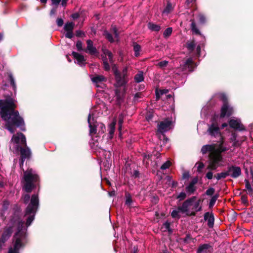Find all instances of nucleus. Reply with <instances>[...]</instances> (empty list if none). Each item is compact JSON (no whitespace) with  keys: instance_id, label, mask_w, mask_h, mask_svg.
<instances>
[{"instance_id":"nucleus-1","label":"nucleus","mask_w":253,"mask_h":253,"mask_svg":"<svg viewBox=\"0 0 253 253\" xmlns=\"http://www.w3.org/2000/svg\"><path fill=\"white\" fill-rule=\"evenodd\" d=\"M17 101L10 96L4 99H0V115L5 122V127L11 133H14L16 128L25 131L23 118L20 115L17 108Z\"/></svg>"},{"instance_id":"nucleus-2","label":"nucleus","mask_w":253,"mask_h":253,"mask_svg":"<svg viewBox=\"0 0 253 253\" xmlns=\"http://www.w3.org/2000/svg\"><path fill=\"white\" fill-rule=\"evenodd\" d=\"M13 213L11 216L10 222L12 225H17V231L12 238V246L10 247L13 249L20 250L24 249L28 242L27 234L26 231L23 230L24 222L21 217V210L17 204L14 205L13 208Z\"/></svg>"},{"instance_id":"nucleus-3","label":"nucleus","mask_w":253,"mask_h":253,"mask_svg":"<svg viewBox=\"0 0 253 253\" xmlns=\"http://www.w3.org/2000/svg\"><path fill=\"white\" fill-rule=\"evenodd\" d=\"M23 174L21 179L22 190L28 193H31L33 190L40 187L41 178L39 175L32 168L25 170L23 169Z\"/></svg>"},{"instance_id":"nucleus-4","label":"nucleus","mask_w":253,"mask_h":253,"mask_svg":"<svg viewBox=\"0 0 253 253\" xmlns=\"http://www.w3.org/2000/svg\"><path fill=\"white\" fill-rule=\"evenodd\" d=\"M11 141L16 144V150L20 152L21 159L27 160L31 159L32 152L27 146L26 137L23 133L17 132L16 134H14Z\"/></svg>"},{"instance_id":"nucleus-5","label":"nucleus","mask_w":253,"mask_h":253,"mask_svg":"<svg viewBox=\"0 0 253 253\" xmlns=\"http://www.w3.org/2000/svg\"><path fill=\"white\" fill-rule=\"evenodd\" d=\"M39 206V200L38 195L33 194L31 196V202L25 210V216L28 215L26 219V225L29 226L35 219V214Z\"/></svg>"},{"instance_id":"nucleus-6","label":"nucleus","mask_w":253,"mask_h":253,"mask_svg":"<svg viewBox=\"0 0 253 253\" xmlns=\"http://www.w3.org/2000/svg\"><path fill=\"white\" fill-rule=\"evenodd\" d=\"M115 84L114 85L117 87L126 86L128 82L127 75V67H124L122 72L114 76Z\"/></svg>"},{"instance_id":"nucleus-7","label":"nucleus","mask_w":253,"mask_h":253,"mask_svg":"<svg viewBox=\"0 0 253 253\" xmlns=\"http://www.w3.org/2000/svg\"><path fill=\"white\" fill-rule=\"evenodd\" d=\"M13 226H5L1 231L0 235V251L2 250V248L5 246V243L11 237L13 232Z\"/></svg>"},{"instance_id":"nucleus-8","label":"nucleus","mask_w":253,"mask_h":253,"mask_svg":"<svg viewBox=\"0 0 253 253\" xmlns=\"http://www.w3.org/2000/svg\"><path fill=\"white\" fill-rule=\"evenodd\" d=\"M172 125V121L169 118L165 119L164 121H161L158 124V130L157 133L158 134L159 133L162 134L164 137L165 138L166 140H167L168 139L166 137L164 133L171 128Z\"/></svg>"},{"instance_id":"nucleus-9","label":"nucleus","mask_w":253,"mask_h":253,"mask_svg":"<svg viewBox=\"0 0 253 253\" xmlns=\"http://www.w3.org/2000/svg\"><path fill=\"white\" fill-rule=\"evenodd\" d=\"M211 124L208 125L207 133L211 137H217L221 134L217 120L214 118L211 119Z\"/></svg>"},{"instance_id":"nucleus-10","label":"nucleus","mask_w":253,"mask_h":253,"mask_svg":"<svg viewBox=\"0 0 253 253\" xmlns=\"http://www.w3.org/2000/svg\"><path fill=\"white\" fill-rule=\"evenodd\" d=\"M92 114H89L87 118V123L89 127V135L92 136L97 133V126H98V123L93 117Z\"/></svg>"},{"instance_id":"nucleus-11","label":"nucleus","mask_w":253,"mask_h":253,"mask_svg":"<svg viewBox=\"0 0 253 253\" xmlns=\"http://www.w3.org/2000/svg\"><path fill=\"white\" fill-rule=\"evenodd\" d=\"M195 67L194 62L191 58L187 59L180 65L181 69L183 72H192Z\"/></svg>"},{"instance_id":"nucleus-12","label":"nucleus","mask_w":253,"mask_h":253,"mask_svg":"<svg viewBox=\"0 0 253 253\" xmlns=\"http://www.w3.org/2000/svg\"><path fill=\"white\" fill-rule=\"evenodd\" d=\"M229 174L233 178L239 177L242 174V170L240 167L235 166L228 167L227 170Z\"/></svg>"},{"instance_id":"nucleus-13","label":"nucleus","mask_w":253,"mask_h":253,"mask_svg":"<svg viewBox=\"0 0 253 253\" xmlns=\"http://www.w3.org/2000/svg\"><path fill=\"white\" fill-rule=\"evenodd\" d=\"M233 113V109L229 104H223L221 108L220 117L223 118L225 116L228 117L231 116Z\"/></svg>"},{"instance_id":"nucleus-14","label":"nucleus","mask_w":253,"mask_h":253,"mask_svg":"<svg viewBox=\"0 0 253 253\" xmlns=\"http://www.w3.org/2000/svg\"><path fill=\"white\" fill-rule=\"evenodd\" d=\"M196 196H193L190 198L186 200L183 203L181 206H179L177 208L178 211L185 213L188 211V208L192 205V203L194 202L196 199Z\"/></svg>"},{"instance_id":"nucleus-15","label":"nucleus","mask_w":253,"mask_h":253,"mask_svg":"<svg viewBox=\"0 0 253 253\" xmlns=\"http://www.w3.org/2000/svg\"><path fill=\"white\" fill-rule=\"evenodd\" d=\"M213 247L210 244H200L196 250V253H212Z\"/></svg>"},{"instance_id":"nucleus-16","label":"nucleus","mask_w":253,"mask_h":253,"mask_svg":"<svg viewBox=\"0 0 253 253\" xmlns=\"http://www.w3.org/2000/svg\"><path fill=\"white\" fill-rule=\"evenodd\" d=\"M214 150L212 153L209 154L210 155H211L213 157H219V159L222 160V156L221 155V153L222 152H226L228 150V149L226 147H224L223 146L219 145H218V147L216 148V146L217 144H214Z\"/></svg>"},{"instance_id":"nucleus-17","label":"nucleus","mask_w":253,"mask_h":253,"mask_svg":"<svg viewBox=\"0 0 253 253\" xmlns=\"http://www.w3.org/2000/svg\"><path fill=\"white\" fill-rule=\"evenodd\" d=\"M209 157L211 162L208 166L207 169L211 170H215L217 168V164L222 160L219 159V157H215L210 154Z\"/></svg>"},{"instance_id":"nucleus-18","label":"nucleus","mask_w":253,"mask_h":253,"mask_svg":"<svg viewBox=\"0 0 253 253\" xmlns=\"http://www.w3.org/2000/svg\"><path fill=\"white\" fill-rule=\"evenodd\" d=\"M204 219L208 220V226L210 228H212L214 223V217L212 212H206L204 215Z\"/></svg>"},{"instance_id":"nucleus-19","label":"nucleus","mask_w":253,"mask_h":253,"mask_svg":"<svg viewBox=\"0 0 253 253\" xmlns=\"http://www.w3.org/2000/svg\"><path fill=\"white\" fill-rule=\"evenodd\" d=\"M229 125L231 128L237 129L240 131L245 130V127L244 126L241 124L237 120L231 119L229 121Z\"/></svg>"},{"instance_id":"nucleus-20","label":"nucleus","mask_w":253,"mask_h":253,"mask_svg":"<svg viewBox=\"0 0 253 253\" xmlns=\"http://www.w3.org/2000/svg\"><path fill=\"white\" fill-rule=\"evenodd\" d=\"M115 94L117 101L119 103H121L124 100L126 94V89L124 88L123 92H121L120 89L117 88L115 90Z\"/></svg>"},{"instance_id":"nucleus-21","label":"nucleus","mask_w":253,"mask_h":253,"mask_svg":"<svg viewBox=\"0 0 253 253\" xmlns=\"http://www.w3.org/2000/svg\"><path fill=\"white\" fill-rule=\"evenodd\" d=\"M72 54L77 60L78 64L81 66L85 65V59L83 55L75 51H73Z\"/></svg>"},{"instance_id":"nucleus-22","label":"nucleus","mask_w":253,"mask_h":253,"mask_svg":"<svg viewBox=\"0 0 253 253\" xmlns=\"http://www.w3.org/2000/svg\"><path fill=\"white\" fill-rule=\"evenodd\" d=\"M214 150V145H204L201 148V152L203 154H206L208 152H210V154L212 153Z\"/></svg>"},{"instance_id":"nucleus-23","label":"nucleus","mask_w":253,"mask_h":253,"mask_svg":"<svg viewBox=\"0 0 253 253\" xmlns=\"http://www.w3.org/2000/svg\"><path fill=\"white\" fill-rule=\"evenodd\" d=\"M87 43V50L89 51V53L91 54H94L97 53L96 48L93 46V42L90 40H88L86 41Z\"/></svg>"},{"instance_id":"nucleus-24","label":"nucleus","mask_w":253,"mask_h":253,"mask_svg":"<svg viewBox=\"0 0 253 253\" xmlns=\"http://www.w3.org/2000/svg\"><path fill=\"white\" fill-rule=\"evenodd\" d=\"M185 47L190 53L192 52L196 47L195 41L194 39L192 41H188L185 44Z\"/></svg>"},{"instance_id":"nucleus-25","label":"nucleus","mask_w":253,"mask_h":253,"mask_svg":"<svg viewBox=\"0 0 253 253\" xmlns=\"http://www.w3.org/2000/svg\"><path fill=\"white\" fill-rule=\"evenodd\" d=\"M190 22H191L190 28L192 33L195 34L196 35H201V33L200 30L196 27V24L194 19H191L190 20Z\"/></svg>"},{"instance_id":"nucleus-26","label":"nucleus","mask_w":253,"mask_h":253,"mask_svg":"<svg viewBox=\"0 0 253 253\" xmlns=\"http://www.w3.org/2000/svg\"><path fill=\"white\" fill-rule=\"evenodd\" d=\"M8 75V81L9 82L10 85L12 86L13 90L16 91V84L15 82L14 77L11 73H7Z\"/></svg>"},{"instance_id":"nucleus-27","label":"nucleus","mask_w":253,"mask_h":253,"mask_svg":"<svg viewBox=\"0 0 253 253\" xmlns=\"http://www.w3.org/2000/svg\"><path fill=\"white\" fill-rule=\"evenodd\" d=\"M92 81L93 83L97 84L105 82L106 81V79L102 75H97L92 79Z\"/></svg>"},{"instance_id":"nucleus-28","label":"nucleus","mask_w":253,"mask_h":253,"mask_svg":"<svg viewBox=\"0 0 253 253\" xmlns=\"http://www.w3.org/2000/svg\"><path fill=\"white\" fill-rule=\"evenodd\" d=\"M116 124V121H113L109 126V134L110 138H112L114 135L115 130Z\"/></svg>"},{"instance_id":"nucleus-29","label":"nucleus","mask_w":253,"mask_h":253,"mask_svg":"<svg viewBox=\"0 0 253 253\" xmlns=\"http://www.w3.org/2000/svg\"><path fill=\"white\" fill-rule=\"evenodd\" d=\"M247 137L245 136H243L240 138L237 139L235 143H233L232 146L235 147H240L242 144L246 140Z\"/></svg>"},{"instance_id":"nucleus-30","label":"nucleus","mask_w":253,"mask_h":253,"mask_svg":"<svg viewBox=\"0 0 253 253\" xmlns=\"http://www.w3.org/2000/svg\"><path fill=\"white\" fill-rule=\"evenodd\" d=\"M103 62V68L106 71H109L110 70V66L108 62L107 58L105 56L102 57Z\"/></svg>"},{"instance_id":"nucleus-31","label":"nucleus","mask_w":253,"mask_h":253,"mask_svg":"<svg viewBox=\"0 0 253 253\" xmlns=\"http://www.w3.org/2000/svg\"><path fill=\"white\" fill-rule=\"evenodd\" d=\"M103 52L105 55H107L108 56V59L110 64L114 63L113 53L108 49H104L103 50Z\"/></svg>"},{"instance_id":"nucleus-32","label":"nucleus","mask_w":253,"mask_h":253,"mask_svg":"<svg viewBox=\"0 0 253 253\" xmlns=\"http://www.w3.org/2000/svg\"><path fill=\"white\" fill-rule=\"evenodd\" d=\"M185 190L189 195L193 194L196 190V187L189 184L188 185L186 186Z\"/></svg>"},{"instance_id":"nucleus-33","label":"nucleus","mask_w":253,"mask_h":253,"mask_svg":"<svg viewBox=\"0 0 253 253\" xmlns=\"http://www.w3.org/2000/svg\"><path fill=\"white\" fill-rule=\"evenodd\" d=\"M133 46L135 56L136 57H138L140 55L141 46L136 42H133Z\"/></svg>"},{"instance_id":"nucleus-34","label":"nucleus","mask_w":253,"mask_h":253,"mask_svg":"<svg viewBox=\"0 0 253 253\" xmlns=\"http://www.w3.org/2000/svg\"><path fill=\"white\" fill-rule=\"evenodd\" d=\"M148 28L152 31L155 32H158L161 30L160 25L151 22L148 23Z\"/></svg>"},{"instance_id":"nucleus-35","label":"nucleus","mask_w":253,"mask_h":253,"mask_svg":"<svg viewBox=\"0 0 253 253\" xmlns=\"http://www.w3.org/2000/svg\"><path fill=\"white\" fill-rule=\"evenodd\" d=\"M228 176H229V174L226 170L224 172L217 173L214 175V177L216 178L217 180H219L222 178H225Z\"/></svg>"},{"instance_id":"nucleus-36","label":"nucleus","mask_w":253,"mask_h":253,"mask_svg":"<svg viewBox=\"0 0 253 253\" xmlns=\"http://www.w3.org/2000/svg\"><path fill=\"white\" fill-rule=\"evenodd\" d=\"M218 97L219 100L223 102V104H229L228 98L224 93H220L218 94Z\"/></svg>"},{"instance_id":"nucleus-37","label":"nucleus","mask_w":253,"mask_h":253,"mask_svg":"<svg viewBox=\"0 0 253 253\" xmlns=\"http://www.w3.org/2000/svg\"><path fill=\"white\" fill-rule=\"evenodd\" d=\"M103 35L105 37V39L111 43H112L114 42V40L113 38L112 35L110 33H109L107 31L105 30L103 32Z\"/></svg>"},{"instance_id":"nucleus-38","label":"nucleus","mask_w":253,"mask_h":253,"mask_svg":"<svg viewBox=\"0 0 253 253\" xmlns=\"http://www.w3.org/2000/svg\"><path fill=\"white\" fill-rule=\"evenodd\" d=\"M218 197V194H215L211 197L209 204V209H212L213 208Z\"/></svg>"},{"instance_id":"nucleus-39","label":"nucleus","mask_w":253,"mask_h":253,"mask_svg":"<svg viewBox=\"0 0 253 253\" xmlns=\"http://www.w3.org/2000/svg\"><path fill=\"white\" fill-rule=\"evenodd\" d=\"M75 24L72 22H67L64 26V30L66 31H73L74 28Z\"/></svg>"},{"instance_id":"nucleus-40","label":"nucleus","mask_w":253,"mask_h":253,"mask_svg":"<svg viewBox=\"0 0 253 253\" xmlns=\"http://www.w3.org/2000/svg\"><path fill=\"white\" fill-rule=\"evenodd\" d=\"M143 94L142 92H138L136 93L134 95V97L133 99V102L134 103L139 102L140 100H139L140 98H142L143 97Z\"/></svg>"},{"instance_id":"nucleus-41","label":"nucleus","mask_w":253,"mask_h":253,"mask_svg":"<svg viewBox=\"0 0 253 253\" xmlns=\"http://www.w3.org/2000/svg\"><path fill=\"white\" fill-rule=\"evenodd\" d=\"M31 198L30 199V195L29 193H27V194H25L22 195L21 200L23 202V203L27 205L28 204L29 201H31Z\"/></svg>"},{"instance_id":"nucleus-42","label":"nucleus","mask_w":253,"mask_h":253,"mask_svg":"<svg viewBox=\"0 0 253 253\" xmlns=\"http://www.w3.org/2000/svg\"><path fill=\"white\" fill-rule=\"evenodd\" d=\"M134 80L136 83H140L144 80L143 73L142 72H140L136 74L134 76Z\"/></svg>"},{"instance_id":"nucleus-43","label":"nucleus","mask_w":253,"mask_h":253,"mask_svg":"<svg viewBox=\"0 0 253 253\" xmlns=\"http://www.w3.org/2000/svg\"><path fill=\"white\" fill-rule=\"evenodd\" d=\"M126 200L125 204L128 206H130L132 203V200L130 194L128 193L126 194Z\"/></svg>"},{"instance_id":"nucleus-44","label":"nucleus","mask_w":253,"mask_h":253,"mask_svg":"<svg viewBox=\"0 0 253 253\" xmlns=\"http://www.w3.org/2000/svg\"><path fill=\"white\" fill-rule=\"evenodd\" d=\"M202 202L201 199H199L195 204L193 207V209L195 210L196 211H201L202 207H200V204Z\"/></svg>"},{"instance_id":"nucleus-45","label":"nucleus","mask_w":253,"mask_h":253,"mask_svg":"<svg viewBox=\"0 0 253 253\" xmlns=\"http://www.w3.org/2000/svg\"><path fill=\"white\" fill-rule=\"evenodd\" d=\"M172 32V28L169 27V28H167L164 32V34H163L164 37L165 38H167L169 37L171 35Z\"/></svg>"},{"instance_id":"nucleus-46","label":"nucleus","mask_w":253,"mask_h":253,"mask_svg":"<svg viewBox=\"0 0 253 253\" xmlns=\"http://www.w3.org/2000/svg\"><path fill=\"white\" fill-rule=\"evenodd\" d=\"M9 202L8 201L5 200L3 202L1 208V211L3 212L6 211L9 208Z\"/></svg>"},{"instance_id":"nucleus-47","label":"nucleus","mask_w":253,"mask_h":253,"mask_svg":"<svg viewBox=\"0 0 253 253\" xmlns=\"http://www.w3.org/2000/svg\"><path fill=\"white\" fill-rule=\"evenodd\" d=\"M199 23L201 24H204L206 22V18L202 13H199L198 15Z\"/></svg>"},{"instance_id":"nucleus-48","label":"nucleus","mask_w":253,"mask_h":253,"mask_svg":"<svg viewBox=\"0 0 253 253\" xmlns=\"http://www.w3.org/2000/svg\"><path fill=\"white\" fill-rule=\"evenodd\" d=\"M112 71L113 73L114 76L117 75V74L120 73L121 72L119 71L118 69V67L116 64L113 63L111 64Z\"/></svg>"},{"instance_id":"nucleus-49","label":"nucleus","mask_w":253,"mask_h":253,"mask_svg":"<svg viewBox=\"0 0 253 253\" xmlns=\"http://www.w3.org/2000/svg\"><path fill=\"white\" fill-rule=\"evenodd\" d=\"M186 196L187 195L185 192H181L176 196V199H178L179 201H181L184 200L186 198Z\"/></svg>"},{"instance_id":"nucleus-50","label":"nucleus","mask_w":253,"mask_h":253,"mask_svg":"<svg viewBox=\"0 0 253 253\" xmlns=\"http://www.w3.org/2000/svg\"><path fill=\"white\" fill-rule=\"evenodd\" d=\"M171 163L169 161H167L164 163L161 167V169L162 170L168 169L171 165Z\"/></svg>"},{"instance_id":"nucleus-51","label":"nucleus","mask_w":253,"mask_h":253,"mask_svg":"<svg viewBox=\"0 0 253 253\" xmlns=\"http://www.w3.org/2000/svg\"><path fill=\"white\" fill-rule=\"evenodd\" d=\"M242 203L245 206H247L249 205V202L248 200V197L247 195H243L241 196Z\"/></svg>"},{"instance_id":"nucleus-52","label":"nucleus","mask_w":253,"mask_h":253,"mask_svg":"<svg viewBox=\"0 0 253 253\" xmlns=\"http://www.w3.org/2000/svg\"><path fill=\"white\" fill-rule=\"evenodd\" d=\"M196 0H186L185 3L187 8L192 7L196 2Z\"/></svg>"},{"instance_id":"nucleus-53","label":"nucleus","mask_w":253,"mask_h":253,"mask_svg":"<svg viewBox=\"0 0 253 253\" xmlns=\"http://www.w3.org/2000/svg\"><path fill=\"white\" fill-rule=\"evenodd\" d=\"M215 192L214 188L212 187L209 188L206 191V194L208 196H212Z\"/></svg>"},{"instance_id":"nucleus-54","label":"nucleus","mask_w":253,"mask_h":253,"mask_svg":"<svg viewBox=\"0 0 253 253\" xmlns=\"http://www.w3.org/2000/svg\"><path fill=\"white\" fill-rule=\"evenodd\" d=\"M82 45H83V43H82V42L81 41L79 40V41H78L77 42L76 47H77V50L79 51H81L84 50V49L83 48Z\"/></svg>"},{"instance_id":"nucleus-55","label":"nucleus","mask_w":253,"mask_h":253,"mask_svg":"<svg viewBox=\"0 0 253 253\" xmlns=\"http://www.w3.org/2000/svg\"><path fill=\"white\" fill-rule=\"evenodd\" d=\"M168 64V61L166 60L162 61L160 62L158 65L161 68H164L166 67Z\"/></svg>"},{"instance_id":"nucleus-56","label":"nucleus","mask_w":253,"mask_h":253,"mask_svg":"<svg viewBox=\"0 0 253 253\" xmlns=\"http://www.w3.org/2000/svg\"><path fill=\"white\" fill-rule=\"evenodd\" d=\"M218 137H219V140L217 141L218 145L223 146L224 143L225 137L222 135V134H220V136H218Z\"/></svg>"},{"instance_id":"nucleus-57","label":"nucleus","mask_w":253,"mask_h":253,"mask_svg":"<svg viewBox=\"0 0 253 253\" xmlns=\"http://www.w3.org/2000/svg\"><path fill=\"white\" fill-rule=\"evenodd\" d=\"M171 215L173 218H179L180 217V216L178 214V211L176 210H173L171 213Z\"/></svg>"},{"instance_id":"nucleus-58","label":"nucleus","mask_w":253,"mask_h":253,"mask_svg":"<svg viewBox=\"0 0 253 253\" xmlns=\"http://www.w3.org/2000/svg\"><path fill=\"white\" fill-rule=\"evenodd\" d=\"M237 137H238L237 134L235 132H233L231 134V137L230 138V140L231 141L233 142V143H235V142L237 139Z\"/></svg>"},{"instance_id":"nucleus-59","label":"nucleus","mask_w":253,"mask_h":253,"mask_svg":"<svg viewBox=\"0 0 253 253\" xmlns=\"http://www.w3.org/2000/svg\"><path fill=\"white\" fill-rule=\"evenodd\" d=\"M57 25L58 27H62L64 24V21L61 18H58L56 20Z\"/></svg>"},{"instance_id":"nucleus-60","label":"nucleus","mask_w":253,"mask_h":253,"mask_svg":"<svg viewBox=\"0 0 253 253\" xmlns=\"http://www.w3.org/2000/svg\"><path fill=\"white\" fill-rule=\"evenodd\" d=\"M198 178L197 176H196L192 179V180L190 182L189 184L195 186V185L198 183Z\"/></svg>"},{"instance_id":"nucleus-61","label":"nucleus","mask_w":253,"mask_h":253,"mask_svg":"<svg viewBox=\"0 0 253 253\" xmlns=\"http://www.w3.org/2000/svg\"><path fill=\"white\" fill-rule=\"evenodd\" d=\"M198 164V166L197 168V171L201 172L202 171V169L204 167V164L202 162H199Z\"/></svg>"},{"instance_id":"nucleus-62","label":"nucleus","mask_w":253,"mask_h":253,"mask_svg":"<svg viewBox=\"0 0 253 253\" xmlns=\"http://www.w3.org/2000/svg\"><path fill=\"white\" fill-rule=\"evenodd\" d=\"M172 9V6L170 3H168L165 8V11L166 12H169Z\"/></svg>"},{"instance_id":"nucleus-63","label":"nucleus","mask_w":253,"mask_h":253,"mask_svg":"<svg viewBox=\"0 0 253 253\" xmlns=\"http://www.w3.org/2000/svg\"><path fill=\"white\" fill-rule=\"evenodd\" d=\"M19 251L17 249L9 248L7 253H20Z\"/></svg>"},{"instance_id":"nucleus-64","label":"nucleus","mask_w":253,"mask_h":253,"mask_svg":"<svg viewBox=\"0 0 253 253\" xmlns=\"http://www.w3.org/2000/svg\"><path fill=\"white\" fill-rule=\"evenodd\" d=\"M191 240V237L190 234H187L185 238L183 239V241L186 243H188Z\"/></svg>"}]
</instances>
